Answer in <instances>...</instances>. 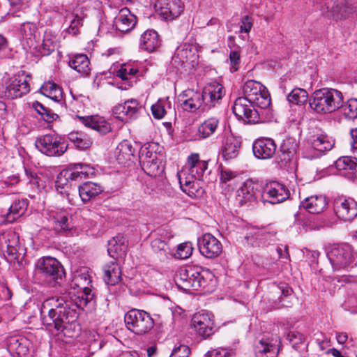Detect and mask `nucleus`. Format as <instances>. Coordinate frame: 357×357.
Returning a JSON list of instances; mask_svg holds the SVG:
<instances>
[{"label": "nucleus", "instance_id": "f257e3e1", "mask_svg": "<svg viewBox=\"0 0 357 357\" xmlns=\"http://www.w3.org/2000/svg\"><path fill=\"white\" fill-rule=\"evenodd\" d=\"M342 93L332 88L316 90L310 99V107L319 114H331L342 107Z\"/></svg>", "mask_w": 357, "mask_h": 357}, {"label": "nucleus", "instance_id": "f03ea898", "mask_svg": "<svg viewBox=\"0 0 357 357\" xmlns=\"http://www.w3.org/2000/svg\"><path fill=\"white\" fill-rule=\"evenodd\" d=\"M327 257L334 272L349 271L357 264V253L347 243L329 247Z\"/></svg>", "mask_w": 357, "mask_h": 357}, {"label": "nucleus", "instance_id": "7ed1b4c3", "mask_svg": "<svg viewBox=\"0 0 357 357\" xmlns=\"http://www.w3.org/2000/svg\"><path fill=\"white\" fill-rule=\"evenodd\" d=\"M77 317L76 309L70 307L50 321L47 318H43V322L47 326L54 328L63 336L75 337L79 335L81 331Z\"/></svg>", "mask_w": 357, "mask_h": 357}, {"label": "nucleus", "instance_id": "20e7f679", "mask_svg": "<svg viewBox=\"0 0 357 357\" xmlns=\"http://www.w3.org/2000/svg\"><path fill=\"white\" fill-rule=\"evenodd\" d=\"M70 287L75 291L73 302L77 308L83 309L93 297L91 292V279L86 270L77 272L70 282Z\"/></svg>", "mask_w": 357, "mask_h": 357}, {"label": "nucleus", "instance_id": "39448f33", "mask_svg": "<svg viewBox=\"0 0 357 357\" xmlns=\"http://www.w3.org/2000/svg\"><path fill=\"white\" fill-rule=\"evenodd\" d=\"M175 281L177 286L185 291L205 289L207 281L201 275L199 268L194 266L181 268L176 273Z\"/></svg>", "mask_w": 357, "mask_h": 357}, {"label": "nucleus", "instance_id": "423d86ee", "mask_svg": "<svg viewBox=\"0 0 357 357\" xmlns=\"http://www.w3.org/2000/svg\"><path fill=\"white\" fill-rule=\"evenodd\" d=\"M243 93L249 102L261 109H266L271 105V96L267 89L260 82L248 80L243 86Z\"/></svg>", "mask_w": 357, "mask_h": 357}, {"label": "nucleus", "instance_id": "0eeeda50", "mask_svg": "<svg viewBox=\"0 0 357 357\" xmlns=\"http://www.w3.org/2000/svg\"><path fill=\"white\" fill-rule=\"evenodd\" d=\"M124 321L128 330L137 335L148 333L154 325L153 319L144 310L132 309L124 317Z\"/></svg>", "mask_w": 357, "mask_h": 357}, {"label": "nucleus", "instance_id": "6e6552de", "mask_svg": "<svg viewBox=\"0 0 357 357\" xmlns=\"http://www.w3.org/2000/svg\"><path fill=\"white\" fill-rule=\"evenodd\" d=\"M36 267L41 276L52 285L61 280L65 274L61 263L51 257L39 259Z\"/></svg>", "mask_w": 357, "mask_h": 357}, {"label": "nucleus", "instance_id": "1a4fd4ad", "mask_svg": "<svg viewBox=\"0 0 357 357\" xmlns=\"http://www.w3.org/2000/svg\"><path fill=\"white\" fill-rule=\"evenodd\" d=\"M92 173V168L86 164H74L62 170L57 176L56 185L64 188L69 181H80Z\"/></svg>", "mask_w": 357, "mask_h": 357}, {"label": "nucleus", "instance_id": "9d476101", "mask_svg": "<svg viewBox=\"0 0 357 357\" xmlns=\"http://www.w3.org/2000/svg\"><path fill=\"white\" fill-rule=\"evenodd\" d=\"M36 148L48 156H59L68 148L66 143L61 137L54 135H45L36 141Z\"/></svg>", "mask_w": 357, "mask_h": 357}, {"label": "nucleus", "instance_id": "9b49d317", "mask_svg": "<svg viewBox=\"0 0 357 357\" xmlns=\"http://www.w3.org/2000/svg\"><path fill=\"white\" fill-rule=\"evenodd\" d=\"M156 148V144L150 143L143 146L139 153L142 167L151 176H156L159 172L160 159Z\"/></svg>", "mask_w": 357, "mask_h": 357}, {"label": "nucleus", "instance_id": "f8f14e48", "mask_svg": "<svg viewBox=\"0 0 357 357\" xmlns=\"http://www.w3.org/2000/svg\"><path fill=\"white\" fill-rule=\"evenodd\" d=\"M29 90L30 87L26 77L23 74H18L8 78L5 82L2 93L5 98L15 99L26 94Z\"/></svg>", "mask_w": 357, "mask_h": 357}, {"label": "nucleus", "instance_id": "ddd939ff", "mask_svg": "<svg viewBox=\"0 0 357 357\" xmlns=\"http://www.w3.org/2000/svg\"><path fill=\"white\" fill-rule=\"evenodd\" d=\"M234 115L238 119L245 123H257L259 122V113L254 108V104L246 98H238L232 107Z\"/></svg>", "mask_w": 357, "mask_h": 357}, {"label": "nucleus", "instance_id": "4468645a", "mask_svg": "<svg viewBox=\"0 0 357 357\" xmlns=\"http://www.w3.org/2000/svg\"><path fill=\"white\" fill-rule=\"evenodd\" d=\"M289 195V191L284 185L272 181L264 186L261 197L264 202L276 204L285 201Z\"/></svg>", "mask_w": 357, "mask_h": 357}, {"label": "nucleus", "instance_id": "2eb2a0df", "mask_svg": "<svg viewBox=\"0 0 357 357\" xmlns=\"http://www.w3.org/2000/svg\"><path fill=\"white\" fill-rule=\"evenodd\" d=\"M192 326L199 335L206 338L214 333V317L209 312H198L192 317Z\"/></svg>", "mask_w": 357, "mask_h": 357}, {"label": "nucleus", "instance_id": "dca6fc26", "mask_svg": "<svg viewBox=\"0 0 357 357\" xmlns=\"http://www.w3.org/2000/svg\"><path fill=\"white\" fill-rule=\"evenodd\" d=\"M198 248L200 253L208 259L218 257L222 251L221 242L210 233L204 234L198 238Z\"/></svg>", "mask_w": 357, "mask_h": 357}, {"label": "nucleus", "instance_id": "f3484780", "mask_svg": "<svg viewBox=\"0 0 357 357\" xmlns=\"http://www.w3.org/2000/svg\"><path fill=\"white\" fill-rule=\"evenodd\" d=\"M337 217L344 221H350L357 216V202L352 198H337L334 202Z\"/></svg>", "mask_w": 357, "mask_h": 357}, {"label": "nucleus", "instance_id": "a211bd4d", "mask_svg": "<svg viewBox=\"0 0 357 357\" xmlns=\"http://www.w3.org/2000/svg\"><path fill=\"white\" fill-rule=\"evenodd\" d=\"M207 168L206 161L201 160L198 153H192L188 157L185 166L178 173H184L186 177L202 180Z\"/></svg>", "mask_w": 357, "mask_h": 357}, {"label": "nucleus", "instance_id": "6ab92c4d", "mask_svg": "<svg viewBox=\"0 0 357 357\" xmlns=\"http://www.w3.org/2000/svg\"><path fill=\"white\" fill-rule=\"evenodd\" d=\"M155 7L165 20H174L181 14L184 6L181 0H158Z\"/></svg>", "mask_w": 357, "mask_h": 357}, {"label": "nucleus", "instance_id": "aec40b11", "mask_svg": "<svg viewBox=\"0 0 357 357\" xmlns=\"http://www.w3.org/2000/svg\"><path fill=\"white\" fill-rule=\"evenodd\" d=\"M178 102L181 108L189 112L197 111L204 104L202 93L193 89L183 91L178 96Z\"/></svg>", "mask_w": 357, "mask_h": 357}, {"label": "nucleus", "instance_id": "412c9836", "mask_svg": "<svg viewBox=\"0 0 357 357\" xmlns=\"http://www.w3.org/2000/svg\"><path fill=\"white\" fill-rule=\"evenodd\" d=\"M71 307L70 302L66 301L63 298L61 297H52L46 299L42 305L41 313H47V318L50 321L56 315L60 314L61 312L65 311L67 308Z\"/></svg>", "mask_w": 357, "mask_h": 357}, {"label": "nucleus", "instance_id": "4be33fe9", "mask_svg": "<svg viewBox=\"0 0 357 357\" xmlns=\"http://www.w3.org/2000/svg\"><path fill=\"white\" fill-rule=\"evenodd\" d=\"M276 149L277 146L275 142L271 138H259L252 144V151L255 156L262 160L273 158L275 153Z\"/></svg>", "mask_w": 357, "mask_h": 357}, {"label": "nucleus", "instance_id": "5701e85b", "mask_svg": "<svg viewBox=\"0 0 357 357\" xmlns=\"http://www.w3.org/2000/svg\"><path fill=\"white\" fill-rule=\"evenodd\" d=\"M259 192V184L252 179H248L237 190L236 200L241 205L253 202L256 200Z\"/></svg>", "mask_w": 357, "mask_h": 357}, {"label": "nucleus", "instance_id": "b1692460", "mask_svg": "<svg viewBox=\"0 0 357 357\" xmlns=\"http://www.w3.org/2000/svg\"><path fill=\"white\" fill-rule=\"evenodd\" d=\"M278 340L263 337L255 345V357H277L278 355Z\"/></svg>", "mask_w": 357, "mask_h": 357}, {"label": "nucleus", "instance_id": "393cba45", "mask_svg": "<svg viewBox=\"0 0 357 357\" xmlns=\"http://www.w3.org/2000/svg\"><path fill=\"white\" fill-rule=\"evenodd\" d=\"M224 94V88L222 84L217 82H212L204 86L202 96L206 105L214 106L222 99Z\"/></svg>", "mask_w": 357, "mask_h": 357}, {"label": "nucleus", "instance_id": "a878e982", "mask_svg": "<svg viewBox=\"0 0 357 357\" xmlns=\"http://www.w3.org/2000/svg\"><path fill=\"white\" fill-rule=\"evenodd\" d=\"M139 109L138 101L136 99H130L123 104L115 106L113 109V113L117 119L123 121L133 118Z\"/></svg>", "mask_w": 357, "mask_h": 357}, {"label": "nucleus", "instance_id": "bb28decb", "mask_svg": "<svg viewBox=\"0 0 357 357\" xmlns=\"http://www.w3.org/2000/svg\"><path fill=\"white\" fill-rule=\"evenodd\" d=\"M197 56L196 47L193 45L185 43L176 49L172 59L175 63L183 66L187 63H194Z\"/></svg>", "mask_w": 357, "mask_h": 357}, {"label": "nucleus", "instance_id": "cd10ccee", "mask_svg": "<svg viewBox=\"0 0 357 357\" xmlns=\"http://www.w3.org/2000/svg\"><path fill=\"white\" fill-rule=\"evenodd\" d=\"M136 22V17L127 8L121 9L114 21L116 29L123 33L132 30Z\"/></svg>", "mask_w": 357, "mask_h": 357}, {"label": "nucleus", "instance_id": "c85d7f7f", "mask_svg": "<svg viewBox=\"0 0 357 357\" xmlns=\"http://www.w3.org/2000/svg\"><path fill=\"white\" fill-rule=\"evenodd\" d=\"M178 178L181 189L191 197H201L204 190L199 186L198 179H193L192 176L186 177L184 173H178Z\"/></svg>", "mask_w": 357, "mask_h": 357}, {"label": "nucleus", "instance_id": "c756f323", "mask_svg": "<svg viewBox=\"0 0 357 357\" xmlns=\"http://www.w3.org/2000/svg\"><path fill=\"white\" fill-rule=\"evenodd\" d=\"M335 167L340 171H343V175L349 179L357 181V158L341 157L336 160Z\"/></svg>", "mask_w": 357, "mask_h": 357}, {"label": "nucleus", "instance_id": "7c9ffc66", "mask_svg": "<svg viewBox=\"0 0 357 357\" xmlns=\"http://www.w3.org/2000/svg\"><path fill=\"white\" fill-rule=\"evenodd\" d=\"M328 206L325 196L314 195L305 198L301 203V206L312 214L322 213Z\"/></svg>", "mask_w": 357, "mask_h": 357}, {"label": "nucleus", "instance_id": "2f4dec72", "mask_svg": "<svg viewBox=\"0 0 357 357\" xmlns=\"http://www.w3.org/2000/svg\"><path fill=\"white\" fill-rule=\"evenodd\" d=\"M103 280L107 285H116L121 281V270L115 260L103 266Z\"/></svg>", "mask_w": 357, "mask_h": 357}, {"label": "nucleus", "instance_id": "473e14b6", "mask_svg": "<svg viewBox=\"0 0 357 357\" xmlns=\"http://www.w3.org/2000/svg\"><path fill=\"white\" fill-rule=\"evenodd\" d=\"M29 341L21 336H13L8 338L7 347L10 353L17 354L19 357H24L29 352Z\"/></svg>", "mask_w": 357, "mask_h": 357}, {"label": "nucleus", "instance_id": "72a5a7b5", "mask_svg": "<svg viewBox=\"0 0 357 357\" xmlns=\"http://www.w3.org/2000/svg\"><path fill=\"white\" fill-rule=\"evenodd\" d=\"M80 119L84 126L93 129L101 135L107 134L112 130L110 123L102 116H91L80 117Z\"/></svg>", "mask_w": 357, "mask_h": 357}, {"label": "nucleus", "instance_id": "f704fd0d", "mask_svg": "<svg viewBox=\"0 0 357 357\" xmlns=\"http://www.w3.org/2000/svg\"><path fill=\"white\" fill-rule=\"evenodd\" d=\"M135 149L128 140H123L116 148L114 155L119 164L126 165L134 157Z\"/></svg>", "mask_w": 357, "mask_h": 357}, {"label": "nucleus", "instance_id": "c9c22d12", "mask_svg": "<svg viewBox=\"0 0 357 357\" xmlns=\"http://www.w3.org/2000/svg\"><path fill=\"white\" fill-rule=\"evenodd\" d=\"M160 45V40L155 31L149 29L142 34L139 40V47L142 50L151 52L155 51Z\"/></svg>", "mask_w": 357, "mask_h": 357}, {"label": "nucleus", "instance_id": "e433bc0d", "mask_svg": "<svg viewBox=\"0 0 357 357\" xmlns=\"http://www.w3.org/2000/svg\"><path fill=\"white\" fill-rule=\"evenodd\" d=\"M126 243V239L121 234H118L109 241L107 252L114 260L126 253L127 250Z\"/></svg>", "mask_w": 357, "mask_h": 357}, {"label": "nucleus", "instance_id": "4c0bfd02", "mask_svg": "<svg viewBox=\"0 0 357 357\" xmlns=\"http://www.w3.org/2000/svg\"><path fill=\"white\" fill-rule=\"evenodd\" d=\"M103 191L102 187L96 183L86 182L79 187V195L83 202L95 198Z\"/></svg>", "mask_w": 357, "mask_h": 357}, {"label": "nucleus", "instance_id": "58836bf2", "mask_svg": "<svg viewBox=\"0 0 357 357\" xmlns=\"http://www.w3.org/2000/svg\"><path fill=\"white\" fill-rule=\"evenodd\" d=\"M19 245V236L13 231H8L0 234V249L13 253Z\"/></svg>", "mask_w": 357, "mask_h": 357}, {"label": "nucleus", "instance_id": "ea45409f", "mask_svg": "<svg viewBox=\"0 0 357 357\" xmlns=\"http://www.w3.org/2000/svg\"><path fill=\"white\" fill-rule=\"evenodd\" d=\"M309 143L314 150L319 152V154L331 150L334 145L333 140L324 135L312 136L309 139Z\"/></svg>", "mask_w": 357, "mask_h": 357}, {"label": "nucleus", "instance_id": "a19ab883", "mask_svg": "<svg viewBox=\"0 0 357 357\" xmlns=\"http://www.w3.org/2000/svg\"><path fill=\"white\" fill-rule=\"evenodd\" d=\"M219 119L211 117L206 119L198 127L197 133L200 138L206 139L215 133L219 126Z\"/></svg>", "mask_w": 357, "mask_h": 357}, {"label": "nucleus", "instance_id": "79ce46f5", "mask_svg": "<svg viewBox=\"0 0 357 357\" xmlns=\"http://www.w3.org/2000/svg\"><path fill=\"white\" fill-rule=\"evenodd\" d=\"M89 60L86 54L74 56L69 61V66L82 75H87L90 72Z\"/></svg>", "mask_w": 357, "mask_h": 357}, {"label": "nucleus", "instance_id": "37998d69", "mask_svg": "<svg viewBox=\"0 0 357 357\" xmlns=\"http://www.w3.org/2000/svg\"><path fill=\"white\" fill-rule=\"evenodd\" d=\"M27 203L25 199H17L13 202L6 214V219L8 222H13L22 215L26 210Z\"/></svg>", "mask_w": 357, "mask_h": 357}, {"label": "nucleus", "instance_id": "c03bdc74", "mask_svg": "<svg viewBox=\"0 0 357 357\" xmlns=\"http://www.w3.org/2000/svg\"><path fill=\"white\" fill-rule=\"evenodd\" d=\"M296 151V144L295 142L287 138L284 139L280 146V160L285 162H291L294 160Z\"/></svg>", "mask_w": 357, "mask_h": 357}, {"label": "nucleus", "instance_id": "a18cd8bd", "mask_svg": "<svg viewBox=\"0 0 357 357\" xmlns=\"http://www.w3.org/2000/svg\"><path fill=\"white\" fill-rule=\"evenodd\" d=\"M240 142L234 138L227 139L222 147V155L225 160L235 158L239 152Z\"/></svg>", "mask_w": 357, "mask_h": 357}, {"label": "nucleus", "instance_id": "49530a36", "mask_svg": "<svg viewBox=\"0 0 357 357\" xmlns=\"http://www.w3.org/2000/svg\"><path fill=\"white\" fill-rule=\"evenodd\" d=\"M43 94L55 102H60L63 98L61 89L55 83L47 82L40 89Z\"/></svg>", "mask_w": 357, "mask_h": 357}, {"label": "nucleus", "instance_id": "de8ad7c7", "mask_svg": "<svg viewBox=\"0 0 357 357\" xmlns=\"http://www.w3.org/2000/svg\"><path fill=\"white\" fill-rule=\"evenodd\" d=\"M69 140L80 150L88 149L92 144L91 138L82 132H71L68 135Z\"/></svg>", "mask_w": 357, "mask_h": 357}, {"label": "nucleus", "instance_id": "09e8293b", "mask_svg": "<svg viewBox=\"0 0 357 357\" xmlns=\"http://www.w3.org/2000/svg\"><path fill=\"white\" fill-rule=\"evenodd\" d=\"M52 217L56 231L65 232L71 229L70 218L66 213L60 212L55 215H52Z\"/></svg>", "mask_w": 357, "mask_h": 357}, {"label": "nucleus", "instance_id": "8fccbe9b", "mask_svg": "<svg viewBox=\"0 0 357 357\" xmlns=\"http://www.w3.org/2000/svg\"><path fill=\"white\" fill-rule=\"evenodd\" d=\"M151 248L158 255L160 260L168 258L169 248L165 241L160 238H155L151 242Z\"/></svg>", "mask_w": 357, "mask_h": 357}, {"label": "nucleus", "instance_id": "3c124183", "mask_svg": "<svg viewBox=\"0 0 357 357\" xmlns=\"http://www.w3.org/2000/svg\"><path fill=\"white\" fill-rule=\"evenodd\" d=\"M36 26L35 24L29 22H26L22 24L20 28V33L22 38L27 40L29 45H33V40L36 38Z\"/></svg>", "mask_w": 357, "mask_h": 357}, {"label": "nucleus", "instance_id": "603ef678", "mask_svg": "<svg viewBox=\"0 0 357 357\" xmlns=\"http://www.w3.org/2000/svg\"><path fill=\"white\" fill-rule=\"evenodd\" d=\"M308 95L305 89L296 88L288 95L287 100L290 103L303 105L307 100Z\"/></svg>", "mask_w": 357, "mask_h": 357}, {"label": "nucleus", "instance_id": "864d4df0", "mask_svg": "<svg viewBox=\"0 0 357 357\" xmlns=\"http://www.w3.org/2000/svg\"><path fill=\"white\" fill-rule=\"evenodd\" d=\"M33 108L46 121H52L58 117L57 114L37 101L33 103Z\"/></svg>", "mask_w": 357, "mask_h": 357}, {"label": "nucleus", "instance_id": "5fc2aeb1", "mask_svg": "<svg viewBox=\"0 0 357 357\" xmlns=\"http://www.w3.org/2000/svg\"><path fill=\"white\" fill-rule=\"evenodd\" d=\"M193 246L190 242H185L178 245L175 253L173 254L176 259H185L192 253Z\"/></svg>", "mask_w": 357, "mask_h": 357}, {"label": "nucleus", "instance_id": "6e6d98bb", "mask_svg": "<svg viewBox=\"0 0 357 357\" xmlns=\"http://www.w3.org/2000/svg\"><path fill=\"white\" fill-rule=\"evenodd\" d=\"M343 112L346 117L349 119L357 118V99L348 100L344 105H342Z\"/></svg>", "mask_w": 357, "mask_h": 357}, {"label": "nucleus", "instance_id": "4d7b16f0", "mask_svg": "<svg viewBox=\"0 0 357 357\" xmlns=\"http://www.w3.org/2000/svg\"><path fill=\"white\" fill-rule=\"evenodd\" d=\"M68 18L70 19V26L67 31L69 33L76 35L80 26H82L83 17L79 15L78 13H73L70 15Z\"/></svg>", "mask_w": 357, "mask_h": 357}, {"label": "nucleus", "instance_id": "13d9d810", "mask_svg": "<svg viewBox=\"0 0 357 357\" xmlns=\"http://www.w3.org/2000/svg\"><path fill=\"white\" fill-rule=\"evenodd\" d=\"M137 70L132 68L130 65H123L116 72V76L123 80H130L137 73Z\"/></svg>", "mask_w": 357, "mask_h": 357}, {"label": "nucleus", "instance_id": "bf43d9fd", "mask_svg": "<svg viewBox=\"0 0 357 357\" xmlns=\"http://www.w3.org/2000/svg\"><path fill=\"white\" fill-rule=\"evenodd\" d=\"M166 103L167 100H159L155 104L152 105V114L155 119H160L164 117L166 113L165 108Z\"/></svg>", "mask_w": 357, "mask_h": 357}, {"label": "nucleus", "instance_id": "052dcab7", "mask_svg": "<svg viewBox=\"0 0 357 357\" xmlns=\"http://www.w3.org/2000/svg\"><path fill=\"white\" fill-rule=\"evenodd\" d=\"M332 15L336 19L345 17L347 15V8L344 6V1L334 4L331 8Z\"/></svg>", "mask_w": 357, "mask_h": 357}, {"label": "nucleus", "instance_id": "680f3d73", "mask_svg": "<svg viewBox=\"0 0 357 357\" xmlns=\"http://www.w3.org/2000/svg\"><path fill=\"white\" fill-rule=\"evenodd\" d=\"M236 172L229 169H222L220 171V181L222 183H229L237 177Z\"/></svg>", "mask_w": 357, "mask_h": 357}, {"label": "nucleus", "instance_id": "e2e57ef3", "mask_svg": "<svg viewBox=\"0 0 357 357\" xmlns=\"http://www.w3.org/2000/svg\"><path fill=\"white\" fill-rule=\"evenodd\" d=\"M190 348L185 345H180L174 349L170 357H189Z\"/></svg>", "mask_w": 357, "mask_h": 357}, {"label": "nucleus", "instance_id": "0e129e2a", "mask_svg": "<svg viewBox=\"0 0 357 357\" xmlns=\"http://www.w3.org/2000/svg\"><path fill=\"white\" fill-rule=\"evenodd\" d=\"M241 61L240 53L238 51H231L229 54V61L232 71H236Z\"/></svg>", "mask_w": 357, "mask_h": 357}, {"label": "nucleus", "instance_id": "69168bd1", "mask_svg": "<svg viewBox=\"0 0 357 357\" xmlns=\"http://www.w3.org/2000/svg\"><path fill=\"white\" fill-rule=\"evenodd\" d=\"M287 340L293 344H297L303 342L304 340L303 335L296 331H291L287 334Z\"/></svg>", "mask_w": 357, "mask_h": 357}, {"label": "nucleus", "instance_id": "338daca9", "mask_svg": "<svg viewBox=\"0 0 357 357\" xmlns=\"http://www.w3.org/2000/svg\"><path fill=\"white\" fill-rule=\"evenodd\" d=\"M252 27V22L248 16L244 17L241 22V32L249 33Z\"/></svg>", "mask_w": 357, "mask_h": 357}, {"label": "nucleus", "instance_id": "774afa93", "mask_svg": "<svg viewBox=\"0 0 357 357\" xmlns=\"http://www.w3.org/2000/svg\"><path fill=\"white\" fill-rule=\"evenodd\" d=\"M211 357H230V352L227 349L220 348L208 353Z\"/></svg>", "mask_w": 357, "mask_h": 357}]
</instances>
